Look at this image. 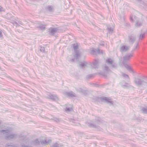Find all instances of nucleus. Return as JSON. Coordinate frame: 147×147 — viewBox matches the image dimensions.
<instances>
[{
  "instance_id": "nucleus-1",
  "label": "nucleus",
  "mask_w": 147,
  "mask_h": 147,
  "mask_svg": "<svg viewBox=\"0 0 147 147\" xmlns=\"http://www.w3.org/2000/svg\"><path fill=\"white\" fill-rule=\"evenodd\" d=\"M133 53L128 54L125 55L123 57V64L125 67L129 71L133 72V70L131 68L130 66L127 63L128 61L130 59L133 57Z\"/></svg>"
},
{
  "instance_id": "nucleus-2",
  "label": "nucleus",
  "mask_w": 147,
  "mask_h": 147,
  "mask_svg": "<svg viewBox=\"0 0 147 147\" xmlns=\"http://www.w3.org/2000/svg\"><path fill=\"white\" fill-rule=\"evenodd\" d=\"M96 99L98 101H101L109 103L110 105H113L114 102L109 97L105 96L97 97Z\"/></svg>"
},
{
  "instance_id": "nucleus-3",
  "label": "nucleus",
  "mask_w": 147,
  "mask_h": 147,
  "mask_svg": "<svg viewBox=\"0 0 147 147\" xmlns=\"http://www.w3.org/2000/svg\"><path fill=\"white\" fill-rule=\"evenodd\" d=\"M73 46L75 53L74 57L76 60H78L79 58L81 56V53H79V51L77 50L78 49V45L77 44H73Z\"/></svg>"
},
{
  "instance_id": "nucleus-4",
  "label": "nucleus",
  "mask_w": 147,
  "mask_h": 147,
  "mask_svg": "<svg viewBox=\"0 0 147 147\" xmlns=\"http://www.w3.org/2000/svg\"><path fill=\"white\" fill-rule=\"evenodd\" d=\"M135 83L138 86H140L143 85L146 82L139 78H135L134 80Z\"/></svg>"
},
{
  "instance_id": "nucleus-5",
  "label": "nucleus",
  "mask_w": 147,
  "mask_h": 147,
  "mask_svg": "<svg viewBox=\"0 0 147 147\" xmlns=\"http://www.w3.org/2000/svg\"><path fill=\"white\" fill-rule=\"evenodd\" d=\"M58 30L59 29L56 27H50L49 29L48 32L50 35L53 36L57 32Z\"/></svg>"
},
{
  "instance_id": "nucleus-6",
  "label": "nucleus",
  "mask_w": 147,
  "mask_h": 147,
  "mask_svg": "<svg viewBox=\"0 0 147 147\" xmlns=\"http://www.w3.org/2000/svg\"><path fill=\"white\" fill-rule=\"evenodd\" d=\"M64 95L69 98L76 97H77L76 94L72 91L70 92H65L63 93Z\"/></svg>"
},
{
  "instance_id": "nucleus-7",
  "label": "nucleus",
  "mask_w": 147,
  "mask_h": 147,
  "mask_svg": "<svg viewBox=\"0 0 147 147\" xmlns=\"http://www.w3.org/2000/svg\"><path fill=\"white\" fill-rule=\"evenodd\" d=\"M106 63L108 65H111L110 67L112 68H115L116 67V65L113 62V60L110 58L107 59L106 61Z\"/></svg>"
},
{
  "instance_id": "nucleus-8",
  "label": "nucleus",
  "mask_w": 147,
  "mask_h": 147,
  "mask_svg": "<svg viewBox=\"0 0 147 147\" xmlns=\"http://www.w3.org/2000/svg\"><path fill=\"white\" fill-rule=\"evenodd\" d=\"M99 63V59H94L92 63L91 66L94 68H98Z\"/></svg>"
},
{
  "instance_id": "nucleus-9",
  "label": "nucleus",
  "mask_w": 147,
  "mask_h": 147,
  "mask_svg": "<svg viewBox=\"0 0 147 147\" xmlns=\"http://www.w3.org/2000/svg\"><path fill=\"white\" fill-rule=\"evenodd\" d=\"M48 95L49 97V98L53 101L58 100H59V98L56 94L54 95L51 93H49L48 94Z\"/></svg>"
},
{
  "instance_id": "nucleus-10",
  "label": "nucleus",
  "mask_w": 147,
  "mask_h": 147,
  "mask_svg": "<svg viewBox=\"0 0 147 147\" xmlns=\"http://www.w3.org/2000/svg\"><path fill=\"white\" fill-rule=\"evenodd\" d=\"M13 17H11L10 19V20L11 21L10 22L14 26H15V28H17L18 26L19 27L20 25L18 24L17 22L16 21V20L14 19L13 20Z\"/></svg>"
},
{
  "instance_id": "nucleus-11",
  "label": "nucleus",
  "mask_w": 147,
  "mask_h": 147,
  "mask_svg": "<svg viewBox=\"0 0 147 147\" xmlns=\"http://www.w3.org/2000/svg\"><path fill=\"white\" fill-rule=\"evenodd\" d=\"M45 9L46 11L50 12H53L54 10L53 6L51 5H48L45 7Z\"/></svg>"
},
{
  "instance_id": "nucleus-12",
  "label": "nucleus",
  "mask_w": 147,
  "mask_h": 147,
  "mask_svg": "<svg viewBox=\"0 0 147 147\" xmlns=\"http://www.w3.org/2000/svg\"><path fill=\"white\" fill-rule=\"evenodd\" d=\"M129 49V47L125 45H123L120 48V51L121 52H125L128 50Z\"/></svg>"
},
{
  "instance_id": "nucleus-13",
  "label": "nucleus",
  "mask_w": 147,
  "mask_h": 147,
  "mask_svg": "<svg viewBox=\"0 0 147 147\" xmlns=\"http://www.w3.org/2000/svg\"><path fill=\"white\" fill-rule=\"evenodd\" d=\"M136 38L132 35H130L128 36V40L129 42L132 44L134 43L135 40Z\"/></svg>"
},
{
  "instance_id": "nucleus-14",
  "label": "nucleus",
  "mask_w": 147,
  "mask_h": 147,
  "mask_svg": "<svg viewBox=\"0 0 147 147\" xmlns=\"http://www.w3.org/2000/svg\"><path fill=\"white\" fill-rule=\"evenodd\" d=\"M77 91L80 92L82 93L85 95H87L88 94V91L87 90L83 89L82 88H79Z\"/></svg>"
},
{
  "instance_id": "nucleus-15",
  "label": "nucleus",
  "mask_w": 147,
  "mask_h": 147,
  "mask_svg": "<svg viewBox=\"0 0 147 147\" xmlns=\"http://www.w3.org/2000/svg\"><path fill=\"white\" fill-rule=\"evenodd\" d=\"M96 74H94L87 75L86 76V78L88 79L93 78L94 77Z\"/></svg>"
},
{
  "instance_id": "nucleus-16",
  "label": "nucleus",
  "mask_w": 147,
  "mask_h": 147,
  "mask_svg": "<svg viewBox=\"0 0 147 147\" xmlns=\"http://www.w3.org/2000/svg\"><path fill=\"white\" fill-rule=\"evenodd\" d=\"M88 64L87 63L86 61H84L82 62H81L80 64V67L81 68H83L84 66H86Z\"/></svg>"
},
{
  "instance_id": "nucleus-17",
  "label": "nucleus",
  "mask_w": 147,
  "mask_h": 147,
  "mask_svg": "<svg viewBox=\"0 0 147 147\" xmlns=\"http://www.w3.org/2000/svg\"><path fill=\"white\" fill-rule=\"evenodd\" d=\"M145 32L141 33L139 36V40H142L145 38Z\"/></svg>"
},
{
  "instance_id": "nucleus-18",
  "label": "nucleus",
  "mask_w": 147,
  "mask_h": 147,
  "mask_svg": "<svg viewBox=\"0 0 147 147\" xmlns=\"http://www.w3.org/2000/svg\"><path fill=\"white\" fill-rule=\"evenodd\" d=\"M142 112L144 114H147V107H143L141 109Z\"/></svg>"
},
{
  "instance_id": "nucleus-19",
  "label": "nucleus",
  "mask_w": 147,
  "mask_h": 147,
  "mask_svg": "<svg viewBox=\"0 0 147 147\" xmlns=\"http://www.w3.org/2000/svg\"><path fill=\"white\" fill-rule=\"evenodd\" d=\"M45 25L41 24L37 26V28L40 29L41 30H44L45 28Z\"/></svg>"
},
{
  "instance_id": "nucleus-20",
  "label": "nucleus",
  "mask_w": 147,
  "mask_h": 147,
  "mask_svg": "<svg viewBox=\"0 0 147 147\" xmlns=\"http://www.w3.org/2000/svg\"><path fill=\"white\" fill-rule=\"evenodd\" d=\"M88 126L90 127H92L95 128L97 127V126L96 125L92 123H88Z\"/></svg>"
},
{
  "instance_id": "nucleus-21",
  "label": "nucleus",
  "mask_w": 147,
  "mask_h": 147,
  "mask_svg": "<svg viewBox=\"0 0 147 147\" xmlns=\"http://www.w3.org/2000/svg\"><path fill=\"white\" fill-rule=\"evenodd\" d=\"M33 142L35 145H39L40 144V142L38 139H36L33 141Z\"/></svg>"
},
{
  "instance_id": "nucleus-22",
  "label": "nucleus",
  "mask_w": 147,
  "mask_h": 147,
  "mask_svg": "<svg viewBox=\"0 0 147 147\" xmlns=\"http://www.w3.org/2000/svg\"><path fill=\"white\" fill-rule=\"evenodd\" d=\"M62 145L59 144L57 142L54 144L52 146V147H62Z\"/></svg>"
},
{
  "instance_id": "nucleus-23",
  "label": "nucleus",
  "mask_w": 147,
  "mask_h": 147,
  "mask_svg": "<svg viewBox=\"0 0 147 147\" xmlns=\"http://www.w3.org/2000/svg\"><path fill=\"white\" fill-rule=\"evenodd\" d=\"M17 135L15 134H10V138L13 139L16 137Z\"/></svg>"
},
{
  "instance_id": "nucleus-24",
  "label": "nucleus",
  "mask_w": 147,
  "mask_h": 147,
  "mask_svg": "<svg viewBox=\"0 0 147 147\" xmlns=\"http://www.w3.org/2000/svg\"><path fill=\"white\" fill-rule=\"evenodd\" d=\"M136 45L135 47L132 50L131 52H133L134 51L136 50L137 49H139V47H138V43H136Z\"/></svg>"
},
{
  "instance_id": "nucleus-25",
  "label": "nucleus",
  "mask_w": 147,
  "mask_h": 147,
  "mask_svg": "<svg viewBox=\"0 0 147 147\" xmlns=\"http://www.w3.org/2000/svg\"><path fill=\"white\" fill-rule=\"evenodd\" d=\"M41 144H48L47 141L46 140H42L40 141Z\"/></svg>"
},
{
  "instance_id": "nucleus-26",
  "label": "nucleus",
  "mask_w": 147,
  "mask_h": 147,
  "mask_svg": "<svg viewBox=\"0 0 147 147\" xmlns=\"http://www.w3.org/2000/svg\"><path fill=\"white\" fill-rule=\"evenodd\" d=\"M40 51L43 53H45V51L44 47L40 46Z\"/></svg>"
},
{
  "instance_id": "nucleus-27",
  "label": "nucleus",
  "mask_w": 147,
  "mask_h": 147,
  "mask_svg": "<svg viewBox=\"0 0 147 147\" xmlns=\"http://www.w3.org/2000/svg\"><path fill=\"white\" fill-rule=\"evenodd\" d=\"M142 25V23L139 22H137L135 24V25L137 27H140Z\"/></svg>"
},
{
  "instance_id": "nucleus-28",
  "label": "nucleus",
  "mask_w": 147,
  "mask_h": 147,
  "mask_svg": "<svg viewBox=\"0 0 147 147\" xmlns=\"http://www.w3.org/2000/svg\"><path fill=\"white\" fill-rule=\"evenodd\" d=\"M105 70L107 71H111L110 69L109 68V67L106 65H105L104 66Z\"/></svg>"
},
{
  "instance_id": "nucleus-29",
  "label": "nucleus",
  "mask_w": 147,
  "mask_h": 147,
  "mask_svg": "<svg viewBox=\"0 0 147 147\" xmlns=\"http://www.w3.org/2000/svg\"><path fill=\"white\" fill-rule=\"evenodd\" d=\"M96 50L94 49H92L91 52V53L92 55H96Z\"/></svg>"
},
{
  "instance_id": "nucleus-30",
  "label": "nucleus",
  "mask_w": 147,
  "mask_h": 147,
  "mask_svg": "<svg viewBox=\"0 0 147 147\" xmlns=\"http://www.w3.org/2000/svg\"><path fill=\"white\" fill-rule=\"evenodd\" d=\"M99 74L104 76L105 78H107V75L105 73L101 72L99 73Z\"/></svg>"
},
{
  "instance_id": "nucleus-31",
  "label": "nucleus",
  "mask_w": 147,
  "mask_h": 147,
  "mask_svg": "<svg viewBox=\"0 0 147 147\" xmlns=\"http://www.w3.org/2000/svg\"><path fill=\"white\" fill-rule=\"evenodd\" d=\"M95 120H96V121L98 124H99V123H100L101 122V119L99 117H98L97 119H95Z\"/></svg>"
},
{
  "instance_id": "nucleus-32",
  "label": "nucleus",
  "mask_w": 147,
  "mask_h": 147,
  "mask_svg": "<svg viewBox=\"0 0 147 147\" xmlns=\"http://www.w3.org/2000/svg\"><path fill=\"white\" fill-rule=\"evenodd\" d=\"M95 50H96V51H97V52L98 54H99L100 53L102 54L103 53L102 51V50H100L99 49H98L97 50L95 49Z\"/></svg>"
},
{
  "instance_id": "nucleus-33",
  "label": "nucleus",
  "mask_w": 147,
  "mask_h": 147,
  "mask_svg": "<svg viewBox=\"0 0 147 147\" xmlns=\"http://www.w3.org/2000/svg\"><path fill=\"white\" fill-rule=\"evenodd\" d=\"M107 29L108 31L109 32H112L113 31V29L111 27H108Z\"/></svg>"
},
{
  "instance_id": "nucleus-34",
  "label": "nucleus",
  "mask_w": 147,
  "mask_h": 147,
  "mask_svg": "<svg viewBox=\"0 0 147 147\" xmlns=\"http://www.w3.org/2000/svg\"><path fill=\"white\" fill-rule=\"evenodd\" d=\"M122 76H123L125 78H129V77L128 75L125 74V73H123L122 74Z\"/></svg>"
},
{
  "instance_id": "nucleus-35",
  "label": "nucleus",
  "mask_w": 147,
  "mask_h": 147,
  "mask_svg": "<svg viewBox=\"0 0 147 147\" xmlns=\"http://www.w3.org/2000/svg\"><path fill=\"white\" fill-rule=\"evenodd\" d=\"M125 26L128 27H130V24L127 22L125 23Z\"/></svg>"
},
{
  "instance_id": "nucleus-36",
  "label": "nucleus",
  "mask_w": 147,
  "mask_h": 147,
  "mask_svg": "<svg viewBox=\"0 0 147 147\" xmlns=\"http://www.w3.org/2000/svg\"><path fill=\"white\" fill-rule=\"evenodd\" d=\"M54 121L57 122H58L60 121V119L59 118H55L54 119Z\"/></svg>"
},
{
  "instance_id": "nucleus-37",
  "label": "nucleus",
  "mask_w": 147,
  "mask_h": 147,
  "mask_svg": "<svg viewBox=\"0 0 147 147\" xmlns=\"http://www.w3.org/2000/svg\"><path fill=\"white\" fill-rule=\"evenodd\" d=\"M122 86L123 87H128V84L127 83H125V84L122 85Z\"/></svg>"
},
{
  "instance_id": "nucleus-38",
  "label": "nucleus",
  "mask_w": 147,
  "mask_h": 147,
  "mask_svg": "<svg viewBox=\"0 0 147 147\" xmlns=\"http://www.w3.org/2000/svg\"><path fill=\"white\" fill-rule=\"evenodd\" d=\"M21 147H32V146H28L25 145L24 144H22Z\"/></svg>"
},
{
  "instance_id": "nucleus-39",
  "label": "nucleus",
  "mask_w": 147,
  "mask_h": 147,
  "mask_svg": "<svg viewBox=\"0 0 147 147\" xmlns=\"http://www.w3.org/2000/svg\"><path fill=\"white\" fill-rule=\"evenodd\" d=\"M65 111H71V109L69 107H66L65 108Z\"/></svg>"
},
{
  "instance_id": "nucleus-40",
  "label": "nucleus",
  "mask_w": 147,
  "mask_h": 147,
  "mask_svg": "<svg viewBox=\"0 0 147 147\" xmlns=\"http://www.w3.org/2000/svg\"><path fill=\"white\" fill-rule=\"evenodd\" d=\"M99 45H101V46H104L105 45V44L104 43V42H101L100 44H99Z\"/></svg>"
},
{
  "instance_id": "nucleus-41",
  "label": "nucleus",
  "mask_w": 147,
  "mask_h": 147,
  "mask_svg": "<svg viewBox=\"0 0 147 147\" xmlns=\"http://www.w3.org/2000/svg\"><path fill=\"white\" fill-rule=\"evenodd\" d=\"M130 21H133V16H130Z\"/></svg>"
},
{
  "instance_id": "nucleus-42",
  "label": "nucleus",
  "mask_w": 147,
  "mask_h": 147,
  "mask_svg": "<svg viewBox=\"0 0 147 147\" xmlns=\"http://www.w3.org/2000/svg\"><path fill=\"white\" fill-rule=\"evenodd\" d=\"M51 140L50 139H49L48 140V141H47V144H49L50 142H51Z\"/></svg>"
},
{
  "instance_id": "nucleus-43",
  "label": "nucleus",
  "mask_w": 147,
  "mask_h": 147,
  "mask_svg": "<svg viewBox=\"0 0 147 147\" xmlns=\"http://www.w3.org/2000/svg\"><path fill=\"white\" fill-rule=\"evenodd\" d=\"M70 61L71 62H74L75 61V59L74 58H72L71 59Z\"/></svg>"
},
{
  "instance_id": "nucleus-44",
  "label": "nucleus",
  "mask_w": 147,
  "mask_h": 147,
  "mask_svg": "<svg viewBox=\"0 0 147 147\" xmlns=\"http://www.w3.org/2000/svg\"><path fill=\"white\" fill-rule=\"evenodd\" d=\"M3 8L1 7H0V11L2 10Z\"/></svg>"
},
{
  "instance_id": "nucleus-45",
  "label": "nucleus",
  "mask_w": 147,
  "mask_h": 147,
  "mask_svg": "<svg viewBox=\"0 0 147 147\" xmlns=\"http://www.w3.org/2000/svg\"><path fill=\"white\" fill-rule=\"evenodd\" d=\"M136 0L138 2H142V0Z\"/></svg>"
},
{
  "instance_id": "nucleus-46",
  "label": "nucleus",
  "mask_w": 147,
  "mask_h": 147,
  "mask_svg": "<svg viewBox=\"0 0 147 147\" xmlns=\"http://www.w3.org/2000/svg\"><path fill=\"white\" fill-rule=\"evenodd\" d=\"M19 24L21 25H23V23L22 22H19Z\"/></svg>"
},
{
  "instance_id": "nucleus-47",
  "label": "nucleus",
  "mask_w": 147,
  "mask_h": 147,
  "mask_svg": "<svg viewBox=\"0 0 147 147\" xmlns=\"http://www.w3.org/2000/svg\"><path fill=\"white\" fill-rule=\"evenodd\" d=\"M1 32L0 31V36H1Z\"/></svg>"
},
{
  "instance_id": "nucleus-48",
  "label": "nucleus",
  "mask_w": 147,
  "mask_h": 147,
  "mask_svg": "<svg viewBox=\"0 0 147 147\" xmlns=\"http://www.w3.org/2000/svg\"><path fill=\"white\" fill-rule=\"evenodd\" d=\"M142 78H144L145 77L144 76H142Z\"/></svg>"
}]
</instances>
